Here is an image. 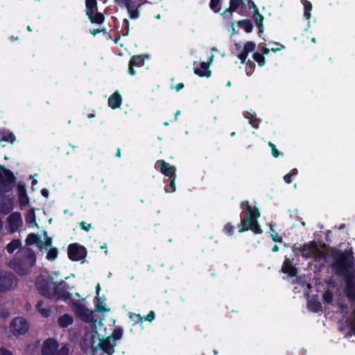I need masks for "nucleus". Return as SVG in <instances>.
<instances>
[{
  "instance_id": "nucleus-42",
  "label": "nucleus",
  "mask_w": 355,
  "mask_h": 355,
  "mask_svg": "<svg viewBox=\"0 0 355 355\" xmlns=\"http://www.w3.org/2000/svg\"><path fill=\"white\" fill-rule=\"evenodd\" d=\"M130 23L127 19L123 20L121 35L127 36L129 34Z\"/></svg>"
},
{
  "instance_id": "nucleus-34",
  "label": "nucleus",
  "mask_w": 355,
  "mask_h": 355,
  "mask_svg": "<svg viewBox=\"0 0 355 355\" xmlns=\"http://www.w3.org/2000/svg\"><path fill=\"white\" fill-rule=\"evenodd\" d=\"M252 58L257 62L259 67H263L266 63L265 57L258 51L254 52Z\"/></svg>"
},
{
  "instance_id": "nucleus-43",
  "label": "nucleus",
  "mask_w": 355,
  "mask_h": 355,
  "mask_svg": "<svg viewBox=\"0 0 355 355\" xmlns=\"http://www.w3.org/2000/svg\"><path fill=\"white\" fill-rule=\"evenodd\" d=\"M18 199L21 207H25L29 204L30 200L27 193L19 196Z\"/></svg>"
},
{
  "instance_id": "nucleus-9",
  "label": "nucleus",
  "mask_w": 355,
  "mask_h": 355,
  "mask_svg": "<svg viewBox=\"0 0 355 355\" xmlns=\"http://www.w3.org/2000/svg\"><path fill=\"white\" fill-rule=\"evenodd\" d=\"M73 311L76 315L83 321L86 322H95L94 313L81 303H75Z\"/></svg>"
},
{
  "instance_id": "nucleus-26",
  "label": "nucleus",
  "mask_w": 355,
  "mask_h": 355,
  "mask_svg": "<svg viewBox=\"0 0 355 355\" xmlns=\"http://www.w3.org/2000/svg\"><path fill=\"white\" fill-rule=\"evenodd\" d=\"M237 25L240 28H243L244 31L248 33H251L253 30V24L251 20L248 19L239 21L237 22Z\"/></svg>"
},
{
  "instance_id": "nucleus-38",
  "label": "nucleus",
  "mask_w": 355,
  "mask_h": 355,
  "mask_svg": "<svg viewBox=\"0 0 355 355\" xmlns=\"http://www.w3.org/2000/svg\"><path fill=\"white\" fill-rule=\"evenodd\" d=\"M297 173H298V171H297V168H293L290 171L289 173H288L286 175H284V181L287 184L291 183V182L293 181V177L296 176L297 175Z\"/></svg>"
},
{
  "instance_id": "nucleus-29",
  "label": "nucleus",
  "mask_w": 355,
  "mask_h": 355,
  "mask_svg": "<svg viewBox=\"0 0 355 355\" xmlns=\"http://www.w3.org/2000/svg\"><path fill=\"white\" fill-rule=\"evenodd\" d=\"M26 244L28 245H32L34 244H39L41 241V236L37 234L31 233L28 234L26 239Z\"/></svg>"
},
{
  "instance_id": "nucleus-19",
  "label": "nucleus",
  "mask_w": 355,
  "mask_h": 355,
  "mask_svg": "<svg viewBox=\"0 0 355 355\" xmlns=\"http://www.w3.org/2000/svg\"><path fill=\"white\" fill-rule=\"evenodd\" d=\"M302 257L308 259L313 256V254L318 250L316 241H311L302 245Z\"/></svg>"
},
{
  "instance_id": "nucleus-49",
  "label": "nucleus",
  "mask_w": 355,
  "mask_h": 355,
  "mask_svg": "<svg viewBox=\"0 0 355 355\" xmlns=\"http://www.w3.org/2000/svg\"><path fill=\"white\" fill-rule=\"evenodd\" d=\"M139 8H137V6H136V8L135 10H132V8H130V10H128V12L131 19H136L139 18Z\"/></svg>"
},
{
  "instance_id": "nucleus-55",
  "label": "nucleus",
  "mask_w": 355,
  "mask_h": 355,
  "mask_svg": "<svg viewBox=\"0 0 355 355\" xmlns=\"http://www.w3.org/2000/svg\"><path fill=\"white\" fill-rule=\"evenodd\" d=\"M155 317V312L153 311H150L145 317H144V320L148 322H152Z\"/></svg>"
},
{
  "instance_id": "nucleus-15",
  "label": "nucleus",
  "mask_w": 355,
  "mask_h": 355,
  "mask_svg": "<svg viewBox=\"0 0 355 355\" xmlns=\"http://www.w3.org/2000/svg\"><path fill=\"white\" fill-rule=\"evenodd\" d=\"M214 59V55H211L207 62H202L200 64V69L194 68L195 74L200 77L209 78L211 75V72L209 70L211 63Z\"/></svg>"
},
{
  "instance_id": "nucleus-21",
  "label": "nucleus",
  "mask_w": 355,
  "mask_h": 355,
  "mask_svg": "<svg viewBox=\"0 0 355 355\" xmlns=\"http://www.w3.org/2000/svg\"><path fill=\"white\" fill-rule=\"evenodd\" d=\"M255 10L253 13L252 18L255 22L256 26L258 28V35L259 37L261 36V34L263 32V16L259 13V8L257 6H254Z\"/></svg>"
},
{
  "instance_id": "nucleus-8",
  "label": "nucleus",
  "mask_w": 355,
  "mask_h": 355,
  "mask_svg": "<svg viewBox=\"0 0 355 355\" xmlns=\"http://www.w3.org/2000/svg\"><path fill=\"white\" fill-rule=\"evenodd\" d=\"M68 257L73 261L85 259L87 256L86 248L77 243L69 244L67 248Z\"/></svg>"
},
{
  "instance_id": "nucleus-62",
  "label": "nucleus",
  "mask_w": 355,
  "mask_h": 355,
  "mask_svg": "<svg viewBox=\"0 0 355 355\" xmlns=\"http://www.w3.org/2000/svg\"><path fill=\"white\" fill-rule=\"evenodd\" d=\"M8 205H9L8 207H7V213L10 212L13 207H12V205H13V202H12V198H10V199H8V202H7Z\"/></svg>"
},
{
  "instance_id": "nucleus-14",
  "label": "nucleus",
  "mask_w": 355,
  "mask_h": 355,
  "mask_svg": "<svg viewBox=\"0 0 355 355\" xmlns=\"http://www.w3.org/2000/svg\"><path fill=\"white\" fill-rule=\"evenodd\" d=\"M51 285L52 284H49L47 281H38L36 283V288L41 295L52 300L53 288H51Z\"/></svg>"
},
{
  "instance_id": "nucleus-35",
  "label": "nucleus",
  "mask_w": 355,
  "mask_h": 355,
  "mask_svg": "<svg viewBox=\"0 0 355 355\" xmlns=\"http://www.w3.org/2000/svg\"><path fill=\"white\" fill-rule=\"evenodd\" d=\"M222 0H210L209 8L214 13H219L221 7L220 6Z\"/></svg>"
},
{
  "instance_id": "nucleus-23",
  "label": "nucleus",
  "mask_w": 355,
  "mask_h": 355,
  "mask_svg": "<svg viewBox=\"0 0 355 355\" xmlns=\"http://www.w3.org/2000/svg\"><path fill=\"white\" fill-rule=\"evenodd\" d=\"M15 139V135L10 130L6 129L0 130V143L1 141H6L12 144Z\"/></svg>"
},
{
  "instance_id": "nucleus-33",
  "label": "nucleus",
  "mask_w": 355,
  "mask_h": 355,
  "mask_svg": "<svg viewBox=\"0 0 355 355\" xmlns=\"http://www.w3.org/2000/svg\"><path fill=\"white\" fill-rule=\"evenodd\" d=\"M114 3L120 6H125L127 10H130V8H132L135 6L133 0H114Z\"/></svg>"
},
{
  "instance_id": "nucleus-13",
  "label": "nucleus",
  "mask_w": 355,
  "mask_h": 355,
  "mask_svg": "<svg viewBox=\"0 0 355 355\" xmlns=\"http://www.w3.org/2000/svg\"><path fill=\"white\" fill-rule=\"evenodd\" d=\"M148 55H133L130 61L128 64V73L131 76H134L136 73L135 70V67H141L144 66L145 62V59L148 58Z\"/></svg>"
},
{
  "instance_id": "nucleus-18",
  "label": "nucleus",
  "mask_w": 355,
  "mask_h": 355,
  "mask_svg": "<svg viewBox=\"0 0 355 355\" xmlns=\"http://www.w3.org/2000/svg\"><path fill=\"white\" fill-rule=\"evenodd\" d=\"M282 272L290 277H294L297 275V268L292 263L291 260L286 257L281 269Z\"/></svg>"
},
{
  "instance_id": "nucleus-25",
  "label": "nucleus",
  "mask_w": 355,
  "mask_h": 355,
  "mask_svg": "<svg viewBox=\"0 0 355 355\" xmlns=\"http://www.w3.org/2000/svg\"><path fill=\"white\" fill-rule=\"evenodd\" d=\"M86 15L90 17L98 10V3L96 0H85Z\"/></svg>"
},
{
  "instance_id": "nucleus-51",
  "label": "nucleus",
  "mask_w": 355,
  "mask_h": 355,
  "mask_svg": "<svg viewBox=\"0 0 355 355\" xmlns=\"http://www.w3.org/2000/svg\"><path fill=\"white\" fill-rule=\"evenodd\" d=\"M268 146L271 148L272 155L274 157H278L280 153L279 150L277 149L276 146L271 141L268 142Z\"/></svg>"
},
{
  "instance_id": "nucleus-57",
  "label": "nucleus",
  "mask_w": 355,
  "mask_h": 355,
  "mask_svg": "<svg viewBox=\"0 0 355 355\" xmlns=\"http://www.w3.org/2000/svg\"><path fill=\"white\" fill-rule=\"evenodd\" d=\"M80 227L82 230L86 231V232H88L91 227H92V224H87L86 222L85 221H82L80 223Z\"/></svg>"
},
{
  "instance_id": "nucleus-2",
  "label": "nucleus",
  "mask_w": 355,
  "mask_h": 355,
  "mask_svg": "<svg viewBox=\"0 0 355 355\" xmlns=\"http://www.w3.org/2000/svg\"><path fill=\"white\" fill-rule=\"evenodd\" d=\"M15 187L18 196L27 193L25 183L22 181L17 182L14 173L0 164V198H3L7 193H12Z\"/></svg>"
},
{
  "instance_id": "nucleus-50",
  "label": "nucleus",
  "mask_w": 355,
  "mask_h": 355,
  "mask_svg": "<svg viewBox=\"0 0 355 355\" xmlns=\"http://www.w3.org/2000/svg\"><path fill=\"white\" fill-rule=\"evenodd\" d=\"M350 331L355 335V309L352 313V318L349 323Z\"/></svg>"
},
{
  "instance_id": "nucleus-27",
  "label": "nucleus",
  "mask_w": 355,
  "mask_h": 355,
  "mask_svg": "<svg viewBox=\"0 0 355 355\" xmlns=\"http://www.w3.org/2000/svg\"><path fill=\"white\" fill-rule=\"evenodd\" d=\"M88 18L92 24H102L105 21L104 15L97 11L90 15V17H88Z\"/></svg>"
},
{
  "instance_id": "nucleus-4",
  "label": "nucleus",
  "mask_w": 355,
  "mask_h": 355,
  "mask_svg": "<svg viewBox=\"0 0 355 355\" xmlns=\"http://www.w3.org/2000/svg\"><path fill=\"white\" fill-rule=\"evenodd\" d=\"M26 259L28 263V266L24 265L23 261L19 259L11 262L13 270L20 275H26L28 271L29 267H32L35 265L36 256L34 252L30 250L26 257Z\"/></svg>"
},
{
  "instance_id": "nucleus-47",
  "label": "nucleus",
  "mask_w": 355,
  "mask_h": 355,
  "mask_svg": "<svg viewBox=\"0 0 355 355\" xmlns=\"http://www.w3.org/2000/svg\"><path fill=\"white\" fill-rule=\"evenodd\" d=\"M170 180V184H169V187L171 189H168L167 187H165V191L166 193H169V192H175V179L176 178H168Z\"/></svg>"
},
{
  "instance_id": "nucleus-64",
  "label": "nucleus",
  "mask_w": 355,
  "mask_h": 355,
  "mask_svg": "<svg viewBox=\"0 0 355 355\" xmlns=\"http://www.w3.org/2000/svg\"><path fill=\"white\" fill-rule=\"evenodd\" d=\"M269 52H270V49H268L266 46H262V48H261V53H260L263 54V55L264 56L265 55L268 54Z\"/></svg>"
},
{
  "instance_id": "nucleus-56",
  "label": "nucleus",
  "mask_w": 355,
  "mask_h": 355,
  "mask_svg": "<svg viewBox=\"0 0 355 355\" xmlns=\"http://www.w3.org/2000/svg\"><path fill=\"white\" fill-rule=\"evenodd\" d=\"M0 355H14L12 352L2 346L0 347Z\"/></svg>"
},
{
  "instance_id": "nucleus-5",
  "label": "nucleus",
  "mask_w": 355,
  "mask_h": 355,
  "mask_svg": "<svg viewBox=\"0 0 355 355\" xmlns=\"http://www.w3.org/2000/svg\"><path fill=\"white\" fill-rule=\"evenodd\" d=\"M17 284V279L12 272L0 270V292L10 291Z\"/></svg>"
},
{
  "instance_id": "nucleus-46",
  "label": "nucleus",
  "mask_w": 355,
  "mask_h": 355,
  "mask_svg": "<svg viewBox=\"0 0 355 355\" xmlns=\"http://www.w3.org/2000/svg\"><path fill=\"white\" fill-rule=\"evenodd\" d=\"M254 68H255L254 62L248 60V62H246V67H245L246 74L248 76H250L252 74V71H254Z\"/></svg>"
},
{
  "instance_id": "nucleus-48",
  "label": "nucleus",
  "mask_w": 355,
  "mask_h": 355,
  "mask_svg": "<svg viewBox=\"0 0 355 355\" xmlns=\"http://www.w3.org/2000/svg\"><path fill=\"white\" fill-rule=\"evenodd\" d=\"M249 119V123L255 129L259 128V122L257 119L253 115L250 114V116H246Z\"/></svg>"
},
{
  "instance_id": "nucleus-12",
  "label": "nucleus",
  "mask_w": 355,
  "mask_h": 355,
  "mask_svg": "<svg viewBox=\"0 0 355 355\" xmlns=\"http://www.w3.org/2000/svg\"><path fill=\"white\" fill-rule=\"evenodd\" d=\"M58 349V343L54 338L46 339L42 346V355H55Z\"/></svg>"
},
{
  "instance_id": "nucleus-6",
  "label": "nucleus",
  "mask_w": 355,
  "mask_h": 355,
  "mask_svg": "<svg viewBox=\"0 0 355 355\" xmlns=\"http://www.w3.org/2000/svg\"><path fill=\"white\" fill-rule=\"evenodd\" d=\"M10 329L15 336H19L28 332L29 324L25 318L17 317L10 322Z\"/></svg>"
},
{
  "instance_id": "nucleus-7",
  "label": "nucleus",
  "mask_w": 355,
  "mask_h": 355,
  "mask_svg": "<svg viewBox=\"0 0 355 355\" xmlns=\"http://www.w3.org/2000/svg\"><path fill=\"white\" fill-rule=\"evenodd\" d=\"M53 286V299L58 300H67L71 298V294L67 289L69 286L64 281L61 280L59 283L51 282Z\"/></svg>"
},
{
  "instance_id": "nucleus-22",
  "label": "nucleus",
  "mask_w": 355,
  "mask_h": 355,
  "mask_svg": "<svg viewBox=\"0 0 355 355\" xmlns=\"http://www.w3.org/2000/svg\"><path fill=\"white\" fill-rule=\"evenodd\" d=\"M122 103V98L118 92H115L108 98V105L112 109L120 107Z\"/></svg>"
},
{
  "instance_id": "nucleus-45",
  "label": "nucleus",
  "mask_w": 355,
  "mask_h": 355,
  "mask_svg": "<svg viewBox=\"0 0 355 355\" xmlns=\"http://www.w3.org/2000/svg\"><path fill=\"white\" fill-rule=\"evenodd\" d=\"M234 226L231 223H227L225 225L223 232L230 236H232L234 233Z\"/></svg>"
},
{
  "instance_id": "nucleus-10",
  "label": "nucleus",
  "mask_w": 355,
  "mask_h": 355,
  "mask_svg": "<svg viewBox=\"0 0 355 355\" xmlns=\"http://www.w3.org/2000/svg\"><path fill=\"white\" fill-rule=\"evenodd\" d=\"M155 168H158L160 172L168 178H176V168L167 163L164 159H159L155 163Z\"/></svg>"
},
{
  "instance_id": "nucleus-61",
  "label": "nucleus",
  "mask_w": 355,
  "mask_h": 355,
  "mask_svg": "<svg viewBox=\"0 0 355 355\" xmlns=\"http://www.w3.org/2000/svg\"><path fill=\"white\" fill-rule=\"evenodd\" d=\"M145 3H150V2L148 0H138V2H137V8H141V6L143 5H144Z\"/></svg>"
},
{
  "instance_id": "nucleus-1",
  "label": "nucleus",
  "mask_w": 355,
  "mask_h": 355,
  "mask_svg": "<svg viewBox=\"0 0 355 355\" xmlns=\"http://www.w3.org/2000/svg\"><path fill=\"white\" fill-rule=\"evenodd\" d=\"M240 208L242 212L240 215L241 223L238 232L243 233L251 230L255 234H262L263 230L258 222L261 215L258 207L257 206L252 207L249 201L243 200L241 202Z\"/></svg>"
},
{
  "instance_id": "nucleus-37",
  "label": "nucleus",
  "mask_w": 355,
  "mask_h": 355,
  "mask_svg": "<svg viewBox=\"0 0 355 355\" xmlns=\"http://www.w3.org/2000/svg\"><path fill=\"white\" fill-rule=\"evenodd\" d=\"M255 48L256 44L254 42L249 41L244 43L243 51L249 54V53L254 51Z\"/></svg>"
},
{
  "instance_id": "nucleus-41",
  "label": "nucleus",
  "mask_w": 355,
  "mask_h": 355,
  "mask_svg": "<svg viewBox=\"0 0 355 355\" xmlns=\"http://www.w3.org/2000/svg\"><path fill=\"white\" fill-rule=\"evenodd\" d=\"M270 230L272 232V233L270 234V236H271L272 241L275 242L280 243H282L283 242L282 237L281 236H279L278 233H277L275 231H274L272 225H270Z\"/></svg>"
},
{
  "instance_id": "nucleus-58",
  "label": "nucleus",
  "mask_w": 355,
  "mask_h": 355,
  "mask_svg": "<svg viewBox=\"0 0 355 355\" xmlns=\"http://www.w3.org/2000/svg\"><path fill=\"white\" fill-rule=\"evenodd\" d=\"M248 55V53H246L245 51H242V52L238 55V58L241 60V63H244L246 61V58H247Z\"/></svg>"
},
{
  "instance_id": "nucleus-52",
  "label": "nucleus",
  "mask_w": 355,
  "mask_h": 355,
  "mask_svg": "<svg viewBox=\"0 0 355 355\" xmlns=\"http://www.w3.org/2000/svg\"><path fill=\"white\" fill-rule=\"evenodd\" d=\"M302 245H300L299 247L294 245L292 247V251L295 254V256H302Z\"/></svg>"
},
{
  "instance_id": "nucleus-53",
  "label": "nucleus",
  "mask_w": 355,
  "mask_h": 355,
  "mask_svg": "<svg viewBox=\"0 0 355 355\" xmlns=\"http://www.w3.org/2000/svg\"><path fill=\"white\" fill-rule=\"evenodd\" d=\"M55 355H69V348L64 345L59 350L58 349Z\"/></svg>"
},
{
  "instance_id": "nucleus-63",
  "label": "nucleus",
  "mask_w": 355,
  "mask_h": 355,
  "mask_svg": "<svg viewBox=\"0 0 355 355\" xmlns=\"http://www.w3.org/2000/svg\"><path fill=\"white\" fill-rule=\"evenodd\" d=\"M184 87L182 83H179L175 86V89L176 92H179L180 89H183Z\"/></svg>"
},
{
  "instance_id": "nucleus-40",
  "label": "nucleus",
  "mask_w": 355,
  "mask_h": 355,
  "mask_svg": "<svg viewBox=\"0 0 355 355\" xmlns=\"http://www.w3.org/2000/svg\"><path fill=\"white\" fill-rule=\"evenodd\" d=\"M333 299H334V295L329 290H327L322 294V300H323L324 302H325L327 304L332 303Z\"/></svg>"
},
{
  "instance_id": "nucleus-32",
  "label": "nucleus",
  "mask_w": 355,
  "mask_h": 355,
  "mask_svg": "<svg viewBox=\"0 0 355 355\" xmlns=\"http://www.w3.org/2000/svg\"><path fill=\"white\" fill-rule=\"evenodd\" d=\"M96 302H95V310L101 313L108 311L109 309H106L105 304L103 303L99 296L95 297Z\"/></svg>"
},
{
  "instance_id": "nucleus-31",
  "label": "nucleus",
  "mask_w": 355,
  "mask_h": 355,
  "mask_svg": "<svg viewBox=\"0 0 355 355\" xmlns=\"http://www.w3.org/2000/svg\"><path fill=\"white\" fill-rule=\"evenodd\" d=\"M21 245V242L19 239L12 240L6 246V250L9 254H12L15 250L19 248Z\"/></svg>"
},
{
  "instance_id": "nucleus-30",
  "label": "nucleus",
  "mask_w": 355,
  "mask_h": 355,
  "mask_svg": "<svg viewBox=\"0 0 355 355\" xmlns=\"http://www.w3.org/2000/svg\"><path fill=\"white\" fill-rule=\"evenodd\" d=\"M308 308L313 313H318L322 309V304L318 300L313 299L308 302Z\"/></svg>"
},
{
  "instance_id": "nucleus-3",
  "label": "nucleus",
  "mask_w": 355,
  "mask_h": 355,
  "mask_svg": "<svg viewBox=\"0 0 355 355\" xmlns=\"http://www.w3.org/2000/svg\"><path fill=\"white\" fill-rule=\"evenodd\" d=\"M333 257L332 268L335 273L340 277H345L349 274L354 273L350 269L354 267V256L352 250L342 251L334 249L331 252Z\"/></svg>"
},
{
  "instance_id": "nucleus-39",
  "label": "nucleus",
  "mask_w": 355,
  "mask_h": 355,
  "mask_svg": "<svg viewBox=\"0 0 355 355\" xmlns=\"http://www.w3.org/2000/svg\"><path fill=\"white\" fill-rule=\"evenodd\" d=\"M58 255V250L56 248H51L46 254V259L48 260L54 261Z\"/></svg>"
},
{
  "instance_id": "nucleus-54",
  "label": "nucleus",
  "mask_w": 355,
  "mask_h": 355,
  "mask_svg": "<svg viewBox=\"0 0 355 355\" xmlns=\"http://www.w3.org/2000/svg\"><path fill=\"white\" fill-rule=\"evenodd\" d=\"M43 234L45 236V241L44 243V246L46 248L51 247L52 245V239L51 237L47 236V232L46 231H44Z\"/></svg>"
},
{
  "instance_id": "nucleus-11",
  "label": "nucleus",
  "mask_w": 355,
  "mask_h": 355,
  "mask_svg": "<svg viewBox=\"0 0 355 355\" xmlns=\"http://www.w3.org/2000/svg\"><path fill=\"white\" fill-rule=\"evenodd\" d=\"M345 281L346 283L345 293L347 297L353 301H355V275L354 272L349 274L345 277Z\"/></svg>"
},
{
  "instance_id": "nucleus-59",
  "label": "nucleus",
  "mask_w": 355,
  "mask_h": 355,
  "mask_svg": "<svg viewBox=\"0 0 355 355\" xmlns=\"http://www.w3.org/2000/svg\"><path fill=\"white\" fill-rule=\"evenodd\" d=\"M134 317L136 318V320H135V322H141L142 320L144 319L143 317H141L140 315V314H137V313H132V315H130V318L132 319V320H134Z\"/></svg>"
},
{
  "instance_id": "nucleus-44",
  "label": "nucleus",
  "mask_w": 355,
  "mask_h": 355,
  "mask_svg": "<svg viewBox=\"0 0 355 355\" xmlns=\"http://www.w3.org/2000/svg\"><path fill=\"white\" fill-rule=\"evenodd\" d=\"M26 221L28 223H35V211L33 209L28 211L26 216Z\"/></svg>"
},
{
  "instance_id": "nucleus-20",
  "label": "nucleus",
  "mask_w": 355,
  "mask_h": 355,
  "mask_svg": "<svg viewBox=\"0 0 355 355\" xmlns=\"http://www.w3.org/2000/svg\"><path fill=\"white\" fill-rule=\"evenodd\" d=\"M116 345V342L111 343L110 337H107L100 340L99 347L107 355H112L114 352V347Z\"/></svg>"
},
{
  "instance_id": "nucleus-17",
  "label": "nucleus",
  "mask_w": 355,
  "mask_h": 355,
  "mask_svg": "<svg viewBox=\"0 0 355 355\" xmlns=\"http://www.w3.org/2000/svg\"><path fill=\"white\" fill-rule=\"evenodd\" d=\"M243 0H230L229 8H226L220 15L225 19H232V13L236 11L241 4L243 3Z\"/></svg>"
},
{
  "instance_id": "nucleus-36",
  "label": "nucleus",
  "mask_w": 355,
  "mask_h": 355,
  "mask_svg": "<svg viewBox=\"0 0 355 355\" xmlns=\"http://www.w3.org/2000/svg\"><path fill=\"white\" fill-rule=\"evenodd\" d=\"M122 336L123 329L121 327H116L114 329L111 336H110L109 337H110V339L112 338L114 339L113 341H116L120 340L122 338Z\"/></svg>"
},
{
  "instance_id": "nucleus-60",
  "label": "nucleus",
  "mask_w": 355,
  "mask_h": 355,
  "mask_svg": "<svg viewBox=\"0 0 355 355\" xmlns=\"http://www.w3.org/2000/svg\"><path fill=\"white\" fill-rule=\"evenodd\" d=\"M276 44L278 46V47H277V48H272V49H270V51L275 53V52L279 51H280L282 49H284L285 48V46L283 44H280V43H277V42Z\"/></svg>"
},
{
  "instance_id": "nucleus-16",
  "label": "nucleus",
  "mask_w": 355,
  "mask_h": 355,
  "mask_svg": "<svg viewBox=\"0 0 355 355\" xmlns=\"http://www.w3.org/2000/svg\"><path fill=\"white\" fill-rule=\"evenodd\" d=\"M8 223L12 232H15L23 224L21 214L13 212L8 217Z\"/></svg>"
},
{
  "instance_id": "nucleus-24",
  "label": "nucleus",
  "mask_w": 355,
  "mask_h": 355,
  "mask_svg": "<svg viewBox=\"0 0 355 355\" xmlns=\"http://www.w3.org/2000/svg\"><path fill=\"white\" fill-rule=\"evenodd\" d=\"M73 322V318L70 315L66 313L60 316L58 319V324L61 328L68 327Z\"/></svg>"
},
{
  "instance_id": "nucleus-28",
  "label": "nucleus",
  "mask_w": 355,
  "mask_h": 355,
  "mask_svg": "<svg viewBox=\"0 0 355 355\" xmlns=\"http://www.w3.org/2000/svg\"><path fill=\"white\" fill-rule=\"evenodd\" d=\"M44 302L42 300H39L36 305L35 308L37 311L45 318H48L51 313V309L49 307L44 308L43 307Z\"/></svg>"
}]
</instances>
